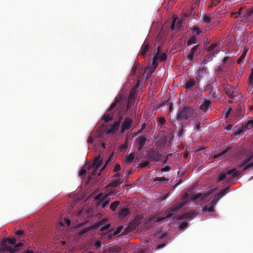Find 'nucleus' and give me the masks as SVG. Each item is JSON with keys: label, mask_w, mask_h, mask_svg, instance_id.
Here are the masks:
<instances>
[{"label": "nucleus", "mask_w": 253, "mask_h": 253, "mask_svg": "<svg viewBox=\"0 0 253 253\" xmlns=\"http://www.w3.org/2000/svg\"><path fill=\"white\" fill-rule=\"evenodd\" d=\"M212 193L213 191L211 190L192 195L188 192H186L183 195L181 200L183 202V204H186L190 202H194L196 201L201 202L203 204H205L210 201V196Z\"/></svg>", "instance_id": "1"}, {"label": "nucleus", "mask_w": 253, "mask_h": 253, "mask_svg": "<svg viewBox=\"0 0 253 253\" xmlns=\"http://www.w3.org/2000/svg\"><path fill=\"white\" fill-rule=\"evenodd\" d=\"M195 110L190 107H181L177 113L176 119L178 121L188 120L191 118L195 114Z\"/></svg>", "instance_id": "2"}, {"label": "nucleus", "mask_w": 253, "mask_h": 253, "mask_svg": "<svg viewBox=\"0 0 253 253\" xmlns=\"http://www.w3.org/2000/svg\"><path fill=\"white\" fill-rule=\"evenodd\" d=\"M240 174V172L236 170V169H233L226 172L220 173L217 181H220L224 180L228 182L230 181L235 177L239 176Z\"/></svg>", "instance_id": "3"}, {"label": "nucleus", "mask_w": 253, "mask_h": 253, "mask_svg": "<svg viewBox=\"0 0 253 253\" xmlns=\"http://www.w3.org/2000/svg\"><path fill=\"white\" fill-rule=\"evenodd\" d=\"M112 196V193L111 192L107 193H101L97 194L94 199L97 202V206H108Z\"/></svg>", "instance_id": "4"}, {"label": "nucleus", "mask_w": 253, "mask_h": 253, "mask_svg": "<svg viewBox=\"0 0 253 253\" xmlns=\"http://www.w3.org/2000/svg\"><path fill=\"white\" fill-rule=\"evenodd\" d=\"M182 207H170L166 211V215L164 216L158 217L157 215L153 216L151 221L154 222H160L164 219L170 217L174 214V213L180 209Z\"/></svg>", "instance_id": "5"}, {"label": "nucleus", "mask_w": 253, "mask_h": 253, "mask_svg": "<svg viewBox=\"0 0 253 253\" xmlns=\"http://www.w3.org/2000/svg\"><path fill=\"white\" fill-rule=\"evenodd\" d=\"M162 155L159 151L156 149H150L147 152L145 158L150 162H157L160 161Z\"/></svg>", "instance_id": "6"}, {"label": "nucleus", "mask_w": 253, "mask_h": 253, "mask_svg": "<svg viewBox=\"0 0 253 253\" xmlns=\"http://www.w3.org/2000/svg\"><path fill=\"white\" fill-rule=\"evenodd\" d=\"M83 199L84 196L81 194L76 195L75 193H71L66 199L67 200V204H69V206H75L82 201Z\"/></svg>", "instance_id": "7"}, {"label": "nucleus", "mask_w": 253, "mask_h": 253, "mask_svg": "<svg viewBox=\"0 0 253 253\" xmlns=\"http://www.w3.org/2000/svg\"><path fill=\"white\" fill-rule=\"evenodd\" d=\"M196 216L195 211H191L188 212H184L183 213L175 215L173 218H176L177 220H182L184 219H191Z\"/></svg>", "instance_id": "8"}, {"label": "nucleus", "mask_w": 253, "mask_h": 253, "mask_svg": "<svg viewBox=\"0 0 253 253\" xmlns=\"http://www.w3.org/2000/svg\"><path fill=\"white\" fill-rule=\"evenodd\" d=\"M122 119L123 116L122 115H120L119 120L115 121L113 124L110 126L109 128L106 130V133L107 134H110L116 132L118 130Z\"/></svg>", "instance_id": "9"}, {"label": "nucleus", "mask_w": 253, "mask_h": 253, "mask_svg": "<svg viewBox=\"0 0 253 253\" xmlns=\"http://www.w3.org/2000/svg\"><path fill=\"white\" fill-rule=\"evenodd\" d=\"M91 209H89L87 210H86L85 211H84V209L82 210L81 211H79L78 212V214L77 215V218L76 220L77 221H79L80 220H82V217L83 216H84L85 215V221H88L90 218L89 216L91 215Z\"/></svg>", "instance_id": "10"}, {"label": "nucleus", "mask_w": 253, "mask_h": 253, "mask_svg": "<svg viewBox=\"0 0 253 253\" xmlns=\"http://www.w3.org/2000/svg\"><path fill=\"white\" fill-rule=\"evenodd\" d=\"M228 189L229 187H225L216 194L211 201V206H213L214 204H215L222 197L227 193Z\"/></svg>", "instance_id": "11"}, {"label": "nucleus", "mask_w": 253, "mask_h": 253, "mask_svg": "<svg viewBox=\"0 0 253 253\" xmlns=\"http://www.w3.org/2000/svg\"><path fill=\"white\" fill-rule=\"evenodd\" d=\"M133 121L131 118L126 117L122 124V132H124L125 131L129 129L132 124Z\"/></svg>", "instance_id": "12"}, {"label": "nucleus", "mask_w": 253, "mask_h": 253, "mask_svg": "<svg viewBox=\"0 0 253 253\" xmlns=\"http://www.w3.org/2000/svg\"><path fill=\"white\" fill-rule=\"evenodd\" d=\"M151 45L148 41H145L140 48V54L142 57H145L146 53L149 51Z\"/></svg>", "instance_id": "13"}, {"label": "nucleus", "mask_w": 253, "mask_h": 253, "mask_svg": "<svg viewBox=\"0 0 253 253\" xmlns=\"http://www.w3.org/2000/svg\"><path fill=\"white\" fill-rule=\"evenodd\" d=\"M103 135V132L99 131H97L96 132H91L87 142L89 144H92L93 142V138L101 139Z\"/></svg>", "instance_id": "14"}, {"label": "nucleus", "mask_w": 253, "mask_h": 253, "mask_svg": "<svg viewBox=\"0 0 253 253\" xmlns=\"http://www.w3.org/2000/svg\"><path fill=\"white\" fill-rule=\"evenodd\" d=\"M122 100V97L121 96L118 95L117 96L115 99L113 103L111 104L110 107L107 110V112H112L115 111V108L118 109V107H117V104H118Z\"/></svg>", "instance_id": "15"}, {"label": "nucleus", "mask_w": 253, "mask_h": 253, "mask_svg": "<svg viewBox=\"0 0 253 253\" xmlns=\"http://www.w3.org/2000/svg\"><path fill=\"white\" fill-rule=\"evenodd\" d=\"M141 218L139 216H136L134 219L130 222L128 228L130 230L132 231L135 229L139 225L141 221Z\"/></svg>", "instance_id": "16"}, {"label": "nucleus", "mask_w": 253, "mask_h": 253, "mask_svg": "<svg viewBox=\"0 0 253 253\" xmlns=\"http://www.w3.org/2000/svg\"><path fill=\"white\" fill-rule=\"evenodd\" d=\"M103 160L100 158V156L96 157L94 160L93 164L91 166H88L89 168L98 169L102 165Z\"/></svg>", "instance_id": "17"}, {"label": "nucleus", "mask_w": 253, "mask_h": 253, "mask_svg": "<svg viewBox=\"0 0 253 253\" xmlns=\"http://www.w3.org/2000/svg\"><path fill=\"white\" fill-rule=\"evenodd\" d=\"M146 141V138L144 136H141L137 138L136 143H137V150L140 151L144 145H145Z\"/></svg>", "instance_id": "18"}, {"label": "nucleus", "mask_w": 253, "mask_h": 253, "mask_svg": "<svg viewBox=\"0 0 253 253\" xmlns=\"http://www.w3.org/2000/svg\"><path fill=\"white\" fill-rule=\"evenodd\" d=\"M224 92L230 98H233L236 95L235 94V88L228 86L224 88Z\"/></svg>", "instance_id": "19"}, {"label": "nucleus", "mask_w": 253, "mask_h": 253, "mask_svg": "<svg viewBox=\"0 0 253 253\" xmlns=\"http://www.w3.org/2000/svg\"><path fill=\"white\" fill-rule=\"evenodd\" d=\"M121 249L119 247H112L104 250L103 253H120Z\"/></svg>", "instance_id": "20"}, {"label": "nucleus", "mask_w": 253, "mask_h": 253, "mask_svg": "<svg viewBox=\"0 0 253 253\" xmlns=\"http://www.w3.org/2000/svg\"><path fill=\"white\" fill-rule=\"evenodd\" d=\"M97 227H98V224H95L94 225H92L91 226H89L88 227H86V228L82 229V230H81L79 232V235H83L84 234L88 232L90 230L96 229Z\"/></svg>", "instance_id": "21"}, {"label": "nucleus", "mask_w": 253, "mask_h": 253, "mask_svg": "<svg viewBox=\"0 0 253 253\" xmlns=\"http://www.w3.org/2000/svg\"><path fill=\"white\" fill-rule=\"evenodd\" d=\"M196 84V81L194 79H189L186 83L185 84L184 87L187 89L189 90L192 87H193Z\"/></svg>", "instance_id": "22"}, {"label": "nucleus", "mask_w": 253, "mask_h": 253, "mask_svg": "<svg viewBox=\"0 0 253 253\" xmlns=\"http://www.w3.org/2000/svg\"><path fill=\"white\" fill-rule=\"evenodd\" d=\"M199 46V44H198L194 46L192 48V49L189 51V53L187 56L188 59H189L190 60H193L194 54H195V52L197 51V50L198 49Z\"/></svg>", "instance_id": "23"}, {"label": "nucleus", "mask_w": 253, "mask_h": 253, "mask_svg": "<svg viewBox=\"0 0 253 253\" xmlns=\"http://www.w3.org/2000/svg\"><path fill=\"white\" fill-rule=\"evenodd\" d=\"M130 211L128 208L121 209L119 212V216L121 218H125L129 213Z\"/></svg>", "instance_id": "24"}, {"label": "nucleus", "mask_w": 253, "mask_h": 253, "mask_svg": "<svg viewBox=\"0 0 253 253\" xmlns=\"http://www.w3.org/2000/svg\"><path fill=\"white\" fill-rule=\"evenodd\" d=\"M113 118V113L107 112V113L105 114L103 117L102 119L105 123H108L110 121L112 120Z\"/></svg>", "instance_id": "25"}, {"label": "nucleus", "mask_w": 253, "mask_h": 253, "mask_svg": "<svg viewBox=\"0 0 253 253\" xmlns=\"http://www.w3.org/2000/svg\"><path fill=\"white\" fill-rule=\"evenodd\" d=\"M8 242L6 238L1 241L0 243V246L3 250L9 251L11 249V247L8 245Z\"/></svg>", "instance_id": "26"}, {"label": "nucleus", "mask_w": 253, "mask_h": 253, "mask_svg": "<svg viewBox=\"0 0 253 253\" xmlns=\"http://www.w3.org/2000/svg\"><path fill=\"white\" fill-rule=\"evenodd\" d=\"M107 221V219H104L102 220L101 222L100 223H97L98 224V226L100 224L101 225V226L100 227V230L101 231H104V230H108L110 226H111V224H105V222Z\"/></svg>", "instance_id": "27"}, {"label": "nucleus", "mask_w": 253, "mask_h": 253, "mask_svg": "<svg viewBox=\"0 0 253 253\" xmlns=\"http://www.w3.org/2000/svg\"><path fill=\"white\" fill-rule=\"evenodd\" d=\"M231 147H228L226 149L223 150L220 153L214 155L213 156V159L218 158L225 155L228 152H229L231 150Z\"/></svg>", "instance_id": "28"}, {"label": "nucleus", "mask_w": 253, "mask_h": 253, "mask_svg": "<svg viewBox=\"0 0 253 253\" xmlns=\"http://www.w3.org/2000/svg\"><path fill=\"white\" fill-rule=\"evenodd\" d=\"M123 182V181L121 178L116 179L113 181L110 182L108 184V186L112 187H117Z\"/></svg>", "instance_id": "29"}, {"label": "nucleus", "mask_w": 253, "mask_h": 253, "mask_svg": "<svg viewBox=\"0 0 253 253\" xmlns=\"http://www.w3.org/2000/svg\"><path fill=\"white\" fill-rule=\"evenodd\" d=\"M58 224L61 226H64L65 225L67 226H70L71 224V221L68 218L65 217L62 221H59Z\"/></svg>", "instance_id": "30"}, {"label": "nucleus", "mask_w": 253, "mask_h": 253, "mask_svg": "<svg viewBox=\"0 0 253 253\" xmlns=\"http://www.w3.org/2000/svg\"><path fill=\"white\" fill-rule=\"evenodd\" d=\"M211 104V101L209 100H206L204 103L200 106V109L205 112L208 110L209 105Z\"/></svg>", "instance_id": "31"}, {"label": "nucleus", "mask_w": 253, "mask_h": 253, "mask_svg": "<svg viewBox=\"0 0 253 253\" xmlns=\"http://www.w3.org/2000/svg\"><path fill=\"white\" fill-rule=\"evenodd\" d=\"M169 179L164 177H157L153 179V182L158 183L161 182H168Z\"/></svg>", "instance_id": "32"}, {"label": "nucleus", "mask_w": 253, "mask_h": 253, "mask_svg": "<svg viewBox=\"0 0 253 253\" xmlns=\"http://www.w3.org/2000/svg\"><path fill=\"white\" fill-rule=\"evenodd\" d=\"M247 53V50L246 49L243 51L241 55L238 59V60L237 61V62L238 64H240L243 62V61L244 60V59H245V58L246 56Z\"/></svg>", "instance_id": "33"}, {"label": "nucleus", "mask_w": 253, "mask_h": 253, "mask_svg": "<svg viewBox=\"0 0 253 253\" xmlns=\"http://www.w3.org/2000/svg\"><path fill=\"white\" fill-rule=\"evenodd\" d=\"M134 158V154L131 153L129 154H127L126 157V161L127 163H131L132 162Z\"/></svg>", "instance_id": "34"}, {"label": "nucleus", "mask_w": 253, "mask_h": 253, "mask_svg": "<svg viewBox=\"0 0 253 253\" xmlns=\"http://www.w3.org/2000/svg\"><path fill=\"white\" fill-rule=\"evenodd\" d=\"M196 42L197 38L195 36H192L188 40L187 44V45L190 46L193 44L196 43Z\"/></svg>", "instance_id": "35"}, {"label": "nucleus", "mask_w": 253, "mask_h": 253, "mask_svg": "<svg viewBox=\"0 0 253 253\" xmlns=\"http://www.w3.org/2000/svg\"><path fill=\"white\" fill-rule=\"evenodd\" d=\"M252 127H253V120L248 121L247 124L244 126V128L249 129Z\"/></svg>", "instance_id": "36"}, {"label": "nucleus", "mask_w": 253, "mask_h": 253, "mask_svg": "<svg viewBox=\"0 0 253 253\" xmlns=\"http://www.w3.org/2000/svg\"><path fill=\"white\" fill-rule=\"evenodd\" d=\"M188 225V222L186 221H182L179 223V228L180 230H183Z\"/></svg>", "instance_id": "37"}, {"label": "nucleus", "mask_w": 253, "mask_h": 253, "mask_svg": "<svg viewBox=\"0 0 253 253\" xmlns=\"http://www.w3.org/2000/svg\"><path fill=\"white\" fill-rule=\"evenodd\" d=\"M191 30H192L193 32L195 33L196 35H200L202 33L201 30L197 27L194 26L193 27L191 28Z\"/></svg>", "instance_id": "38"}, {"label": "nucleus", "mask_w": 253, "mask_h": 253, "mask_svg": "<svg viewBox=\"0 0 253 253\" xmlns=\"http://www.w3.org/2000/svg\"><path fill=\"white\" fill-rule=\"evenodd\" d=\"M201 128V123L199 121H197L194 123V129L195 131H198Z\"/></svg>", "instance_id": "39"}, {"label": "nucleus", "mask_w": 253, "mask_h": 253, "mask_svg": "<svg viewBox=\"0 0 253 253\" xmlns=\"http://www.w3.org/2000/svg\"><path fill=\"white\" fill-rule=\"evenodd\" d=\"M159 56L158 55H155L152 60V64L155 66V68L157 67L158 64L157 63V60L159 59ZM155 69H154L155 70Z\"/></svg>", "instance_id": "40"}, {"label": "nucleus", "mask_w": 253, "mask_h": 253, "mask_svg": "<svg viewBox=\"0 0 253 253\" xmlns=\"http://www.w3.org/2000/svg\"><path fill=\"white\" fill-rule=\"evenodd\" d=\"M248 83L249 84L253 85V68L252 69L251 73L250 75Z\"/></svg>", "instance_id": "41"}, {"label": "nucleus", "mask_w": 253, "mask_h": 253, "mask_svg": "<svg viewBox=\"0 0 253 253\" xmlns=\"http://www.w3.org/2000/svg\"><path fill=\"white\" fill-rule=\"evenodd\" d=\"M214 207H204L203 209V211H208V212H212L214 211Z\"/></svg>", "instance_id": "42"}, {"label": "nucleus", "mask_w": 253, "mask_h": 253, "mask_svg": "<svg viewBox=\"0 0 253 253\" xmlns=\"http://www.w3.org/2000/svg\"><path fill=\"white\" fill-rule=\"evenodd\" d=\"M167 58V54L166 53H162L160 55H159V59L162 61H165Z\"/></svg>", "instance_id": "43"}, {"label": "nucleus", "mask_w": 253, "mask_h": 253, "mask_svg": "<svg viewBox=\"0 0 253 253\" xmlns=\"http://www.w3.org/2000/svg\"><path fill=\"white\" fill-rule=\"evenodd\" d=\"M217 46V43H213L211 45H210L208 48V51L211 52L212 51L216 46Z\"/></svg>", "instance_id": "44"}, {"label": "nucleus", "mask_w": 253, "mask_h": 253, "mask_svg": "<svg viewBox=\"0 0 253 253\" xmlns=\"http://www.w3.org/2000/svg\"><path fill=\"white\" fill-rule=\"evenodd\" d=\"M6 239H7L8 243L9 244H10L11 245H14L16 244V240L15 238H12L11 239L6 238Z\"/></svg>", "instance_id": "45"}, {"label": "nucleus", "mask_w": 253, "mask_h": 253, "mask_svg": "<svg viewBox=\"0 0 253 253\" xmlns=\"http://www.w3.org/2000/svg\"><path fill=\"white\" fill-rule=\"evenodd\" d=\"M221 0H211V4L210 7L216 6L219 3Z\"/></svg>", "instance_id": "46"}, {"label": "nucleus", "mask_w": 253, "mask_h": 253, "mask_svg": "<svg viewBox=\"0 0 253 253\" xmlns=\"http://www.w3.org/2000/svg\"><path fill=\"white\" fill-rule=\"evenodd\" d=\"M123 228L124 227L122 226H119L117 228V230L114 232V235H118L119 233H120L121 232V231H122Z\"/></svg>", "instance_id": "47"}, {"label": "nucleus", "mask_w": 253, "mask_h": 253, "mask_svg": "<svg viewBox=\"0 0 253 253\" xmlns=\"http://www.w3.org/2000/svg\"><path fill=\"white\" fill-rule=\"evenodd\" d=\"M203 21L206 23H210L211 21V18L209 16L205 15L203 18Z\"/></svg>", "instance_id": "48"}, {"label": "nucleus", "mask_w": 253, "mask_h": 253, "mask_svg": "<svg viewBox=\"0 0 253 253\" xmlns=\"http://www.w3.org/2000/svg\"><path fill=\"white\" fill-rule=\"evenodd\" d=\"M150 162H151L149 161L148 160H146V161L140 164V167L141 168H145V167H147L149 164Z\"/></svg>", "instance_id": "49"}, {"label": "nucleus", "mask_w": 253, "mask_h": 253, "mask_svg": "<svg viewBox=\"0 0 253 253\" xmlns=\"http://www.w3.org/2000/svg\"><path fill=\"white\" fill-rule=\"evenodd\" d=\"M241 10L242 8H240L238 9V11L233 13L232 15L234 16L235 18H237L241 14Z\"/></svg>", "instance_id": "50"}, {"label": "nucleus", "mask_w": 253, "mask_h": 253, "mask_svg": "<svg viewBox=\"0 0 253 253\" xmlns=\"http://www.w3.org/2000/svg\"><path fill=\"white\" fill-rule=\"evenodd\" d=\"M158 122L161 125H164L166 123V120L164 117H159L158 118Z\"/></svg>", "instance_id": "51"}, {"label": "nucleus", "mask_w": 253, "mask_h": 253, "mask_svg": "<svg viewBox=\"0 0 253 253\" xmlns=\"http://www.w3.org/2000/svg\"><path fill=\"white\" fill-rule=\"evenodd\" d=\"M121 170V166L119 164H116L114 169V171L117 172Z\"/></svg>", "instance_id": "52"}, {"label": "nucleus", "mask_w": 253, "mask_h": 253, "mask_svg": "<svg viewBox=\"0 0 253 253\" xmlns=\"http://www.w3.org/2000/svg\"><path fill=\"white\" fill-rule=\"evenodd\" d=\"M247 13L248 16H250L253 14V6L247 10Z\"/></svg>", "instance_id": "53"}, {"label": "nucleus", "mask_w": 253, "mask_h": 253, "mask_svg": "<svg viewBox=\"0 0 253 253\" xmlns=\"http://www.w3.org/2000/svg\"><path fill=\"white\" fill-rule=\"evenodd\" d=\"M208 84H211V85H213L216 84V80L215 78H213L211 79L210 80L208 81Z\"/></svg>", "instance_id": "54"}, {"label": "nucleus", "mask_w": 253, "mask_h": 253, "mask_svg": "<svg viewBox=\"0 0 253 253\" xmlns=\"http://www.w3.org/2000/svg\"><path fill=\"white\" fill-rule=\"evenodd\" d=\"M85 173H86V170H85V169H82L80 170V172H79V175H80V176H81V177H82H82H83L82 176H83V175H84L85 174Z\"/></svg>", "instance_id": "55"}, {"label": "nucleus", "mask_w": 253, "mask_h": 253, "mask_svg": "<svg viewBox=\"0 0 253 253\" xmlns=\"http://www.w3.org/2000/svg\"><path fill=\"white\" fill-rule=\"evenodd\" d=\"M15 234L18 237H19L20 236L23 235L24 232L23 230H18L15 232Z\"/></svg>", "instance_id": "56"}, {"label": "nucleus", "mask_w": 253, "mask_h": 253, "mask_svg": "<svg viewBox=\"0 0 253 253\" xmlns=\"http://www.w3.org/2000/svg\"><path fill=\"white\" fill-rule=\"evenodd\" d=\"M170 169V167L169 166H166L164 168H162L161 169V171L162 172H166L168 171Z\"/></svg>", "instance_id": "57"}, {"label": "nucleus", "mask_w": 253, "mask_h": 253, "mask_svg": "<svg viewBox=\"0 0 253 253\" xmlns=\"http://www.w3.org/2000/svg\"><path fill=\"white\" fill-rule=\"evenodd\" d=\"M120 202L119 201H115L112 202L110 206H119Z\"/></svg>", "instance_id": "58"}, {"label": "nucleus", "mask_w": 253, "mask_h": 253, "mask_svg": "<svg viewBox=\"0 0 253 253\" xmlns=\"http://www.w3.org/2000/svg\"><path fill=\"white\" fill-rule=\"evenodd\" d=\"M137 67L136 65H134L132 67V70H131V74L132 75H134L136 72Z\"/></svg>", "instance_id": "59"}, {"label": "nucleus", "mask_w": 253, "mask_h": 253, "mask_svg": "<svg viewBox=\"0 0 253 253\" xmlns=\"http://www.w3.org/2000/svg\"><path fill=\"white\" fill-rule=\"evenodd\" d=\"M212 87H213L212 85H211V84H208V83L206 85V88L207 89L212 90Z\"/></svg>", "instance_id": "60"}, {"label": "nucleus", "mask_w": 253, "mask_h": 253, "mask_svg": "<svg viewBox=\"0 0 253 253\" xmlns=\"http://www.w3.org/2000/svg\"><path fill=\"white\" fill-rule=\"evenodd\" d=\"M113 177L115 180L118 179L119 178H120V174L119 173H116L114 175Z\"/></svg>", "instance_id": "61"}, {"label": "nucleus", "mask_w": 253, "mask_h": 253, "mask_svg": "<svg viewBox=\"0 0 253 253\" xmlns=\"http://www.w3.org/2000/svg\"><path fill=\"white\" fill-rule=\"evenodd\" d=\"M160 52H161V46H159L157 48V51L155 55H158V56H159Z\"/></svg>", "instance_id": "62"}, {"label": "nucleus", "mask_w": 253, "mask_h": 253, "mask_svg": "<svg viewBox=\"0 0 253 253\" xmlns=\"http://www.w3.org/2000/svg\"><path fill=\"white\" fill-rule=\"evenodd\" d=\"M175 19L173 20L171 24V26H170V28L172 29V30H174V28H175Z\"/></svg>", "instance_id": "63"}, {"label": "nucleus", "mask_w": 253, "mask_h": 253, "mask_svg": "<svg viewBox=\"0 0 253 253\" xmlns=\"http://www.w3.org/2000/svg\"><path fill=\"white\" fill-rule=\"evenodd\" d=\"M229 59V57H225L222 60V64L223 65L226 63Z\"/></svg>", "instance_id": "64"}]
</instances>
